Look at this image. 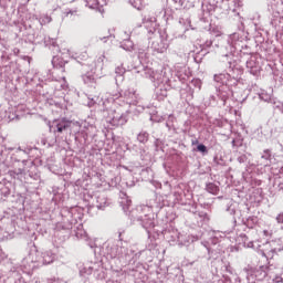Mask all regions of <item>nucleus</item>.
<instances>
[{
	"instance_id": "obj_6",
	"label": "nucleus",
	"mask_w": 283,
	"mask_h": 283,
	"mask_svg": "<svg viewBox=\"0 0 283 283\" xmlns=\"http://www.w3.org/2000/svg\"><path fill=\"white\" fill-rule=\"evenodd\" d=\"M192 145H198V139L192 140Z\"/></svg>"
},
{
	"instance_id": "obj_4",
	"label": "nucleus",
	"mask_w": 283,
	"mask_h": 283,
	"mask_svg": "<svg viewBox=\"0 0 283 283\" xmlns=\"http://www.w3.org/2000/svg\"><path fill=\"white\" fill-rule=\"evenodd\" d=\"M276 222H279V224H283V212L276 217Z\"/></svg>"
},
{
	"instance_id": "obj_5",
	"label": "nucleus",
	"mask_w": 283,
	"mask_h": 283,
	"mask_svg": "<svg viewBox=\"0 0 283 283\" xmlns=\"http://www.w3.org/2000/svg\"><path fill=\"white\" fill-rule=\"evenodd\" d=\"M265 269H266V268H264V266H261V268H260V270L262 271V273H261L262 277H266V275H268Z\"/></svg>"
},
{
	"instance_id": "obj_3",
	"label": "nucleus",
	"mask_w": 283,
	"mask_h": 283,
	"mask_svg": "<svg viewBox=\"0 0 283 283\" xmlns=\"http://www.w3.org/2000/svg\"><path fill=\"white\" fill-rule=\"evenodd\" d=\"M198 151H201V154H207V146L205 144H200L197 146Z\"/></svg>"
},
{
	"instance_id": "obj_2",
	"label": "nucleus",
	"mask_w": 283,
	"mask_h": 283,
	"mask_svg": "<svg viewBox=\"0 0 283 283\" xmlns=\"http://www.w3.org/2000/svg\"><path fill=\"white\" fill-rule=\"evenodd\" d=\"M62 123H66V124L59 123L56 125V129H57L59 134H63V130L70 128V125H71L72 122H67V120H65V118H63Z\"/></svg>"
},
{
	"instance_id": "obj_1",
	"label": "nucleus",
	"mask_w": 283,
	"mask_h": 283,
	"mask_svg": "<svg viewBox=\"0 0 283 283\" xmlns=\"http://www.w3.org/2000/svg\"><path fill=\"white\" fill-rule=\"evenodd\" d=\"M207 191L212 193V196H218V193H220V187H218L216 184H208Z\"/></svg>"
}]
</instances>
